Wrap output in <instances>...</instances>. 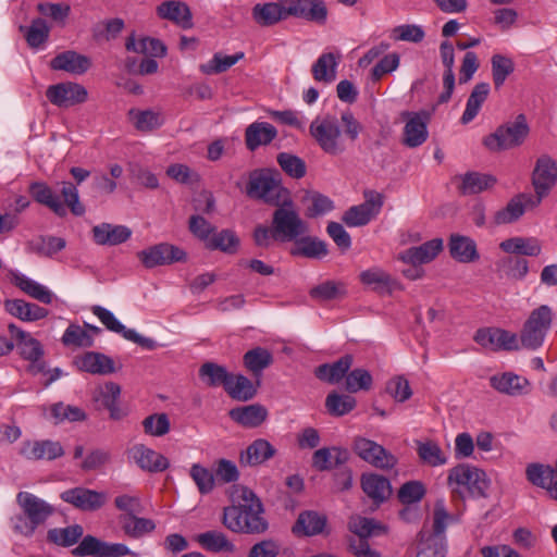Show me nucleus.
Instances as JSON below:
<instances>
[{"label": "nucleus", "mask_w": 557, "mask_h": 557, "mask_svg": "<svg viewBox=\"0 0 557 557\" xmlns=\"http://www.w3.org/2000/svg\"><path fill=\"white\" fill-rule=\"evenodd\" d=\"M272 214L271 226L259 224L252 233L253 243L268 248L272 242H292L307 233V223L300 218L290 196L281 200Z\"/></svg>", "instance_id": "obj_1"}, {"label": "nucleus", "mask_w": 557, "mask_h": 557, "mask_svg": "<svg viewBox=\"0 0 557 557\" xmlns=\"http://www.w3.org/2000/svg\"><path fill=\"white\" fill-rule=\"evenodd\" d=\"M238 505L227 506L223 510L222 523L232 532L260 535L268 531L269 522L260 498L248 487L239 488Z\"/></svg>", "instance_id": "obj_2"}, {"label": "nucleus", "mask_w": 557, "mask_h": 557, "mask_svg": "<svg viewBox=\"0 0 557 557\" xmlns=\"http://www.w3.org/2000/svg\"><path fill=\"white\" fill-rule=\"evenodd\" d=\"M16 503L22 512L13 516L11 523L13 531L24 537L33 536L37 528L55 512L52 505L28 492L17 493Z\"/></svg>", "instance_id": "obj_3"}, {"label": "nucleus", "mask_w": 557, "mask_h": 557, "mask_svg": "<svg viewBox=\"0 0 557 557\" xmlns=\"http://www.w3.org/2000/svg\"><path fill=\"white\" fill-rule=\"evenodd\" d=\"M29 193L38 203L49 208L59 218L66 215V207L76 216H82L86 211L85 206L79 201L76 186L71 182L62 183L60 193L64 203L60 201L58 195L45 183L35 182L30 184Z\"/></svg>", "instance_id": "obj_4"}, {"label": "nucleus", "mask_w": 557, "mask_h": 557, "mask_svg": "<svg viewBox=\"0 0 557 557\" xmlns=\"http://www.w3.org/2000/svg\"><path fill=\"white\" fill-rule=\"evenodd\" d=\"M246 194L249 198L262 200L272 206L280 205L289 191L282 186L278 171L263 168L249 173Z\"/></svg>", "instance_id": "obj_5"}, {"label": "nucleus", "mask_w": 557, "mask_h": 557, "mask_svg": "<svg viewBox=\"0 0 557 557\" xmlns=\"http://www.w3.org/2000/svg\"><path fill=\"white\" fill-rule=\"evenodd\" d=\"M309 133L326 154L336 157L346 150L341 125L334 115L315 117L309 126Z\"/></svg>", "instance_id": "obj_6"}, {"label": "nucleus", "mask_w": 557, "mask_h": 557, "mask_svg": "<svg viewBox=\"0 0 557 557\" xmlns=\"http://www.w3.org/2000/svg\"><path fill=\"white\" fill-rule=\"evenodd\" d=\"M530 132L527 117L519 114L515 121L507 122L483 138V145L491 151L512 149L523 144Z\"/></svg>", "instance_id": "obj_7"}, {"label": "nucleus", "mask_w": 557, "mask_h": 557, "mask_svg": "<svg viewBox=\"0 0 557 557\" xmlns=\"http://www.w3.org/2000/svg\"><path fill=\"white\" fill-rule=\"evenodd\" d=\"M553 322V311L547 305H542L531 311L524 322L519 339L521 347L529 350L540 348L549 331Z\"/></svg>", "instance_id": "obj_8"}, {"label": "nucleus", "mask_w": 557, "mask_h": 557, "mask_svg": "<svg viewBox=\"0 0 557 557\" xmlns=\"http://www.w3.org/2000/svg\"><path fill=\"white\" fill-rule=\"evenodd\" d=\"M447 481L449 485L466 487L472 497H485L488 488L485 472L469 465H458L450 469Z\"/></svg>", "instance_id": "obj_9"}, {"label": "nucleus", "mask_w": 557, "mask_h": 557, "mask_svg": "<svg viewBox=\"0 0 557 557\" xmlns=\"http://www.w3.org/2000/svg\"><path fill=\"white\" fill-rule=\"evenodd\" d=\"M364 202L350 207L345 211L342 220L350 226H363L375 218L384 203V196L373 189H366L363 191Z\"/></svg>", "instance_id": "obj_10"}, {"label": "nucleus", "mask_w": 557, "mask_h": 557, "mask_svg": "<svg viewBox=\"0 0 557 557\" xmlns=\"http://www.w3.org/2000/svg\"><path fill=\"white\" fill-rule=\"evenodd\" d=\"M71 553L75 557H123L126 555L136 556V554L131 552L125 544L108 543L94 535L84 536Z\"/></svg>", "instance_id": "obj_11"}, {"label": "nucleus", "mask_w": 557, "mask_h": 557, "mask_svg": "<svg viewBox=\"0 0 557 557\" xmlns=\"http://www.w3.org/2000/svg\"><path fill=\"white\" fill-rule=\"evenodd\" d=\"M60 498L75 509L85 512H95L106 506L109 496L106 492L76 486L63 491L60 494Z\"/></svg>", "instance_id": "obj_12"}, {"label": "nucleus", "mask_w": 557, "mask_h": 557, "mask_svg": "<svg viewBox=\"0 0 557 557\" xmlns=\"http://www.w3.org/2000/svg\"><path fill=\"white\" fill-rule=\"evenodd\" d=\"M352 449L358 457L375 468L388 470L396 466L397 458L382 445L366 437H356Z\"/></svg>", "instance_id": "obj_13"}, {"label": "nucleus", "mask_w": 557, "mask_h": 557, "mask_svg": "<svg viewBox=\"0 0 557 557\" xmlns=\"http://www.w3.org/2000/svg\"><path fill=\"white\" fill-rule=\"evenodd\" d=\"M137 258L147 269L186 260V252L177 246L160 243L137 252Z\"/></svg>", "instance_id": "obj_14"}, {"label": "nucleus", "mask_w": 557, "mask_h": 557, "mask_svg": "<svg viewBox=\"0 0 557 557\" xmlns=\"http://www.w3.org/2000/svg\"><path fill=\"white\" fill-rule=\"evenodd\" d=\"M46 97L58 108H70L87 100L88 92L84 86L73 82H64L50 85L46 90Z\"/></svg>", "instance_id": "obj_15"}, {"label": "nucleus", "mask_w": 557, "mask_h": 557, "mask_svg": "<svg viewBox=\"0 0 557 557\" xmlns=\"http://www.w3.org/2000/svg\"><path fill=\"white\" fill-rule=\"evenodd\" d=\"M474 342L491 351L519 349L518 336L509 331L497 327L479 329Z\"/></svg>", "instance_id": "obj_16"}, {"label": "nucleus", "mask_w": 557, "mask_h": 557, "mask_svg": "<svg viewBox=\"0 0 557 557\" xmlns=\"http://www.w3.org/2000/svg\"><path fill=\"white\" fill-rule=\"evenodd\" d=\"M557 181V163L549 156H541L532 174V184L535 189V198L540 201L548 194Z\"/></svg>", "instance_id": "obj_17"}, {"label": "nucleus", "mask_w": 557, "mask_h": 557, "mask_svg": "<svg viewBox=\"0 0 557 557\" xmlns=\"http://www.w3.org/2000/svg\"><path fill=\"white\" fill-rule=\"evenodd\" d=\"M401 116L406 120L403 144L409 148L421 146L428 139L429 113L425 111L404 112Z\"/></svg>", "instance_id": "obj_18"}, {"label": "nucleus", "mask_w": 557, "mask_h": 557, "mask_svg": "<svg viewBox=\"0 0 557 557\" xmlns=\"http://www.w3.org/2000/svg\"><path fill=\"white\" fill-rule=\"evenodd\" d=\"M540 203V198H535L532 194H519L494 214V223L496 225L513 223L523 215L527 209L535 208Z\"/></svg>", "instance_id": "obj_19"}, {"label": "nucleus", "mask_w": 557, "mask_h": 557, "mask_svg": "<svg viewBox=\"0 0 557 557\" xmlns=\"http://www.w3.org/2000/svg\"><path fill=\"white\" fill-rule=\"evenodd\" d=\"M286 12L288 16L320 25H323L327 17V9L322 0H292L286 7Z\"/></svg>", "instance_id": "obj_20"}, {"label": "nucleus", "mask_w": 557, "mask_h": 557, "mask_svg": "<svg viewBox=\"0 0 557 557\" xmlns=\"http://www.w3.org/2000/svg\"><path fill=\"white\" fill-rule=\"evenodd\" d=\"M129 456L135 463L146 472H163L170 467V461L165 456L144 444L134 445L129 449Z\"/></svg>", "instance_id": "obj_21"}, {"label": "nucleus", "mask_w": 557, "mask_h": 557, "mask_svg": "<svg viewBox=\"0 0 557 557\" xmlns=\"http://www.w3.org/2000/svg\"><path fill=\"white\" fill-rule=\"evenodd\" d=\"M74 363L78 370L98 375H108L121 369V366H115V362L111 357L97 351H87L83 354L75 358Z\"/></svg>", "instance_id": "obj_22"}, {"label": "nucleus", "mask_w": 557, "mask_h": 557, "mask_svg": "<svg viewBox=\"0 0 557 557\" xmlns=\"http://www.w3.org/2000/svg\"><path fill=\"white\" fill-rule=\"evenodd\" d=\"M490 385L500 394L508 396L527 395L531 389L530 381L513 372L497 373L490 377Z\"/></svg>", "instance_id": "obj_23"}, {"label": "nucleus", "mask_w": 557, "mask_h": 557, "mask_svg": "<svg viewBox=\"0 0 557 557\" xmlns=\"http://www.w3.org/2000/svg\"><path fill=\"white\" fill-rule=\"evenodd\" d=\"M50 67L73 75H83L91 67V60L74 50H66L51 59Z\"/></svg>", "instance_id": "obj_24"}, {"label": "nucleus", "mask_w": 557, "mask_h": 557, "mask_svg": "<svg viewBox=\"0 0 557 557\" xmlns=\"http://www.w3.org/2000/svg\"><path fill=\"white\" fill-rule=\"evenodd\" d=\"M443 250V239L434 238L420 246L410 247L399 255V260L410 265L429 263Z\"/></svg>", "instance_id": "obj_25"}, {"label": "nucleus", "mask_w": 557, "mask_h": 557, "mask_svg": "<svg viewBox=\"0 0 557 557\" xmlns=\"http://www.w3.org/2000/svg\"><path fill=\"white\" fill-rule=\"evenodd\" d=\"M21 455L28 460H54L64 455V449L59 442L50 440L28 441L23 444Z\"/></svg>", "instance_id": "obj_26"}, {"label": "nucleus", "mask_w": 557, "mask_h": 557, "mask_svg": "<svg viewBox=\"0 0 557 557\" xmlns=\"http://www.w3.org/2000/svg\"><path fill=\"white\" fill-rule=\"evenodd\" d=\"M440 55L445 67L443 74V87L444 90L438 97V103H446L451 98V95L455 89V51L453 44L448 40H444L440 45Z\"/></svg>", "instance_id": "obj_27"}, {"label": "nucleus", "mask_w": 557, "mask_h": 557, "mask_svg": "<svg viewBox=\"0 0 557 557\" xmlns=\"http://www.w3.org/2000/svg\"><path fill=\"white\" fill-rule=\"evenodd\" d=\"M360 484L363 493L376 506L386 502L392 495V485L388 479L376 473L361 475Z\"/></svg>", "instance_id": "obj_28"}, {"label": "nucleus", "mask_w": 557, "mask_h": 557, "mask_svg": "<svg viewBox=\"0 0 557 557\" xmlns=\"http://www.w3.org/2000/svg\"><path fill=\"white\" fill-rule=\"evenodd\" d=\"M92 239L100 246H116L128 240L132 231L125 225H112L110 223H101L91 230Z\"/></svg>", "instance_id": "obj_29"}, {"label": "nucleus", "mask_w": 557, "mask_h": 557, "mask_svg": "<svg viewBox=\"0 0 557 557\" xmlns=\"http://www.w3.org/2000/svg\"><path fill=\"white\" fill-rule=\"evenodd\" d=\"M277 136L276 128L268 122H253L245 129V144L249 151L270 145Z\"/></svg>", "instance_id": "obj_30"}, {"label": "nucleus", "mask_w": 557, "mask_h": 557, "mask_svg": "<svg viewBox=\"0 0 557 557\" xmlns=\"http://www.w3.org/2000/svg\"><path fill=\"white\" fill-rule=\"evenodd\" d=\"M157 14L169 20L184 29L193 27V16L188 5L182 1L169 0L157 7Z\"/></svg>", "instance_id": "obj_31"}, {"label": "nucleus", "mask_w": 557, "mask_h": 557, "mask_svg": "<svg viewBox=\"0 0 557 557\" xmlns=\"http://www.w3.org/2000/svg\"><path fill=\"white\" fill-rule=\"evenodd\" d=\"M354 363V357L349 354L344 355L337 361L323 363L314 369V375L321 382L327 384H337L346 379L347 372Z\"/></svg>", "instance_id": "obj_32"}, {"label": "nucleus", "mask_w": 557, "mask_h": 557, "mask_svg": "<svg viewBox=\"0 0 557 557\" xmlns=\"http://www.w3.org/2000/svg\"><path fill=\"white\" fill-rule=\"evenodd\" d=\"M276 454L273 445L264 440H255L245 450L239 455V463L243 467H256L264 463Z\"/></svg>", "instance_id": "obj_33"}, {"label": "nucleus", "mask_w": 557, "mask_h": 557, "mask_svg": "<svg viewBox=\"0 0 557 557\" xmlns=\"http://www.w3.org/2000/svg\"><path fill=\"white\" fill-rule=\"evenodd\" d=\"M448 249L453 259L462 263H471L479 260L475 242L465 235L451 234L448 240Z\"/></svg>", "instance_id": "obj_34"}, {"label": "nucleus", "mask_w": 557, "mask_h": 557, "mask_svg": "<svg viewBox=\"0 0 557 557\" xmlns=\"http://www.w3.org/2000/svg\"><path fill=\"white\" fill-rule=\"evenodd\" d=\"M349 460V451L346 448L333 446L317 449L312 456V466L319 471H329L342 466Z\"/></svg>", "instance_id": "obj_35"}, {"label": "nucleus", "mask_w": 557, "mask_h": 557, "mask_svg": "<svg viewBox=\"0 0 557 557\" xmlns=\"http://www.w3.org/2000/svg\"><path fill=\"white\" fill-rule=\"evenodd\" d=\"M274 361L272 352L264 347H255L246 351L243 356V364L245 369L255 377L258 379V384H261L263 371L268 369Z\"/></svg>", "instance_id": "obj_36"}, {"label": "nucleus", "mask_w": 557, "mask_h": 557, "mask_svg": "<svg viewBox=\"0 0 557 557\" xmlns=\"http://www.w3.org/2000/svg\"><path fill=\"white\" fill-rule=\"evenodd\" d=\"M8 329L11 336L16 339V345L23 359L36 361L37 359L42 358L44 348L39 341L32 337L28 333L24 332L13 323L9 324Z\"/></svg>", "instance_id": "obj_37"}, {"label": "nucleus", "mask_w": 557, "mask_h": 557, "mask_svg": "<svg viewBox=\"0 0 557 557\" xmlns=\"http://www.w3.org/2000/svg\"><path fill=\"white\" fill-rule=\"evenodd\" d=\"M230 418L237 424L244 428H258L261 425L267 417L268 410L259 404H252L243 407H236L230 410Z\"/></svg>", "instance_id": "obj_38"}, {"label": "nucleus", "mask_w": 557, "mask_h": 557, "mask_svg": "<svg viewBox=\"0 0 557 557\" xmlns=\"http://www.w3.org/2000/svg\"><path fill=\"white\" fill-rule=\"evenodd\" d=\"M253 21L261 27H269L288 17L286 7L278 2L257 3L251 11Z\"/></svg>", "instance_id": "obj_39"}, {"label": "nucleus", "mask_w": 557, "mask_h": 557, "mask_svg": "<svg viewBox=\"0 0 557 557\" xmlns=\"http://www.w3.org/2000/svg\"><path fill=\"white\" fill-rule=\"evenodd\" d=\"M327 519L324 515L313 510L299 513L292 531L297 536H312L323 532Z\"/></svg>", "instance_id": "obj_40"}, {"label": "nucleus", "mask_w": 557, "mask_h": 557, "mask_svg": "<svg viewBox=\"0 0 557 557\" xmlns=\"http://www.w3.org/2000/svg\"><path fill=\"white\" fill-rule=\"evenodd\" d=\"M455 180L460 181L458 190L462 195L480 194L493 187L496 183V178L493 175L475 171H470L462 175H458L455 177Z\"/></svg>", "instance_id": "obj_41"}, {"label": "nucleus", "mask_w": 557, "mask_h": 557, "mask_svg": "<svg viewBox=\"0 0 557 557\" xmlns=\"http://www.w3.org/2000/svg\"><path fill=\"white\" fill-rule=\"evenodd\" d=\"M499 248L509 255L537 257L542 251L541 243L535 237H511L503 240Z\"/></svg>", "instance_id": "obj_42"}, {"label": "nucleus", "mask_w": 557, "mask_h": 557, "mask_svg": "<svg viewBox=\"0 0 557 557\" xmlns=\"http://www.w3.org/2000/svg\"><path fill=\"white\" fill-rule=\"evenodd\" d=\"M258 379L253 383L250 379L243 374H233L230 380L228 385L226 386L227 395L238 401H248L251 400L258 392Z\"/></svg>", "instance_id": "obj_43"}, {"label": "nucleus", "mask_w": 557, "mask_h": 557, "mask_svg": "<svg viewBox=\"0 0 557 557\" xmlns=\"http://www.w3.org/2000/svg\"><path fill=\"white\" fill-rule=\"evenodd\" d=\"M5 310L13 317L23 321H37L48 314V310L36 304L27 302L23 299L5 300Z\"/></svg>", "instance_id": "obj_44"}, {"label": "nucleus", "mask_w": 557, "mask_h": 557, "mask_svg": "<svg viewBox=\"0 0 557 557\" xmlns=\"http://www.w3.org/2000/svg\"><path fill=\"white\" fill-rule=\"evenodd\" d=\"M198 375L208 387L223 386L224 391L232 379V373L224 366L211 361L200 366Z\"/></svg>", "instance_id": "obj_45"}, {"label": "nucleus", "mask_w": 557, "mask_h": 557, "mask_svg": "<svg viewBox=\"0 0 557 557\" xmlns=\"http://www.w3.org/2000/svg\"><path fill=\"white\" fill-rule=\"evenodd\" d=\"M490 95V84L479 83L470 92L467 100L466 109L460 119L461 124L466 125L474 120L481 110L482 104L485 102Z\"/></svg>", "instance_id": "obj_46"}, {"label": "nucleus", "mask_w": 557, "mask_h": 557, "mask_svg": "<svg viewBox=\"0 0 557 557\" xmlns=\"http://www.w3.org/2000/svg\"><path fill=\"white\" fill-rule=\"evenodd\" d=\"M197 543L206 550L212 553H233L235 545L221 531H207L196 536Z\"/></svg>", "instance_id": "obj_47"}, {"label": "nucleus", "mask_w": 557, "mask_h": 557, "mask_svg": "<svg viewBox=\"0 0 557 557\" xmlns=\"http://www.w3.org/2000/svg\"><path fill=\"white\" fill-rule=\"evenodd\" d=\"M84 529L81 524H72L66 528H53L47 532V541L50 544L70 547L83 536Z\"/></svg>", "instance_id": "obj_48"}, {"label": "nucleus", "mask_w": 557, "mask_h": 557, "mask_svg": "<svg viewBox=\"0 0 557 557\" xmlns=\"http://www.w3.org/2000/svg\"><path fill=\"white\" fill-rule=\"evenodd\" d=\"M327 245L317 237H301L295 244L290 253L311 259H321L327 255Z\"/></svg>", "instance_id": "obj_49"}, {"label": "nucleus", "mask_w": 557, "mask_h": 557, "mask_svg": "<svg viewBox=\"0 0 557 557\" xmlns=\"http://www.w3.org/2000/svg\"><path fill=\"white\" fill-rule=\"evenodd\" d=\"M339 57L332 52L322 53L312 65V76L318 82L332 83L336 78Z\"/></svg>", "instance_id": "obj_50"}, {"label": "nucleus", "mask_w": 557, "mask_h": 557, "mask_svg": "<svg viewBox=\"0 0 557 557\" xmlns=\"http://www.w3.org/2000/svg\"><path fill=\"white\" fill-rule=\"evenodd\" d=\"M240 240L234 231L225 228L214 232L206 244L210 250H220L224 253L234 255L237 252Z\"/></svg>", "instance_id": "obj_51"}, {"label": "nucleus", "mask_w": 557, "mask_h": 557, "mask_svg": "<svg viewBox=\"0 0 557 557\" xmlns=\"http://www.w3.org/2000/svg\"><path fill=\"white\" fill-rule=\"evenodd\" d=\"M119 522L124 533L133 539H139L146 533L153 531L156 528L151 519L139 518L135 515H121Z\"/></svg>", "instance_id": "obj_52"}, {"label": "nucleus", "mask_w": 557, "mask_h": 557, "mask_svg": "<svg viewBox=\"0 0 557 557\" xmlns=\"http://www.w3.org/2000/svg\"><path fill=\"white\" fill-rule=\"evenodd\" d=\"M357 406L356 398L346 395L331 392L325 398V408L332 417H343L352 411Z\"/></svg>", "instance_id": "obj_53"}, {"label": "nucleus", "mask_w": 557, "mask_h": 557, "mask_svg": "<svg viewBox=\"0 0 557 557\" xmlns=\"http://www.w3.org/2000/svg\"><path fill=\"white\" fill-rule=\"evenodd\" d=\"M15 286L26 293L28 296L46 305L51 304L52 293L47 289L44 285L28 278L23 274H16L13 277Z\"/></svg>", "instance_id": "obj_54"}, {"label": "nucleus", "mask_w": 557, "mask_h": 557, "mask_svg": "<svg viewBox=\"0 0 557 557\" xmlns=\"http://www.w3.org/2000/svg\"><path fill=\"white\" fill-rule=\"evenodd\" d=\"M527 479L536 486L546 488L555 481L556 468L549 465L530 463L525 470Z\"/></svg>", "instance_id": "obj_55"}, {"label": "nucleus", "mask_w": 557, "mask_h": 557, "mask_svg": "<svg viewBox=\"0 0 557 557\" xmlns=\"http://www.w3.org/2000/svg\"><path fill=\"white\" fill-rule=\"evenodd\" d=\"M420 549L417 557H445L446 556V537L445 536H428L425 531L419 533Z\"/></svg>", "instance_id": "obj_56"}, {"label": "nucleus", "mask_w": 557, "mask_h": 557, "mask_svg": "<svg viewBox=\"0 0 557 557\" xmlns=\"http://www.w3.org/2000/svg\"><path fill=\"white\" fill-rule=\"evenodd\" d=\"M496 265L498 271L513 280H522L529 272V262L518 256L505 257L498 260Z\"/></svg>", "instance_id": "obj_57"}, {"label": "nucleus", "mask_w": 557, "mask_h": 557, "mask_svg": "<svg viewBox=\"0 0 557 557\" xmlns=\"http://www.w3.org/2000/svg\"><path fill=\"white\" fill-rule=\"evenodd\" d=\"M20 30L24 33L25 39L32 48H38L44 45L50 34L47 22L40 17L33 20L29 27L20 26Z\"/></svg>", "instance_id": "obj_58"}, {"label": "nucleus", "mask_w": 557, "mask_h": 557, "mask_svg": "<svg viewBox=\"0 0 557 557\" xmlns=\"http://www.w3.org/2000/svg\"><path fill=\"white\" fill-rule=\"evenodd\" d=\"M244 57V52H237L234 55L215 53L208 63L200 65V71L206 75L220 74L231 69Z\"/></svg>", "instance_id": "obj_59"}, {"label": "nucleus", "mask_w": 557, "mask_h": 557, "mask_svg": "<svg viewBox=\"0 0 557 557\" xmlns=\"http://www.w3.org/2000/svg\"><path fill=\"white\" fill-rule=\"evenodd\" d=\"M32 251L39 256L52 257L66 246L64 238L57 236H39L29 244Z\"/></svg>", "instance_id": "obj_60"}, {"label": "nucleus", "mask_w": 557, "mask_h": 557, "mask_svg": "<svg viewBox=\"0 0 557 557\" xmlns=\"http://www.w3.org/2000/svg\"><path fill=\"white\" fill-rule=\"evenodd\" d=\"M359 278L362 284L371 286L374 290L388 289L391 292V287L394 284L392 276L380 268L362 271L359 274Z\"/></svg>", "instance_id": "obj_61"}, {"label": "nucleus", "mask_w": 557, "mask_h": 557, "mask_svg": "<svg viewBox=\"0 0 557 557\" xmlns=\"http://www.w3.org/2000/svg\"><path fill=\"white\" fill-rule=\"evenodd\" d=\"M491 64L493 82L495 88L498 89L504 85L507 77L513 73L515 63L510 58L497 53L492 57Z\"/></svg>", "instance_id": "obj_62"}, {"label": "nucleus", "mask_w": 557, "mask_h": 557, "mask_svg": "<svg viewBox=\"0 0 557 557\" xmlns=\"http://www.w3.org/2000/svg\"><path fill=\"white\" fill-rule=\"evenodd\" d=\"M373 379L371 373L362 368L348 371L345 379V389L352 394L359 391H369L372 387Z\"/></svg>", "instance_id": "obj_63"}, {"label": "nucleus", "mask_w": 557, "mask_h": 557, "mask_svg": "<svg viewBox=\"0 0 557 557\" xmlns=\"http://www.w3.org/2000/svg\"><path fill=\"white\" fill-rule=\"evenodd\" d=\"M276 161L281 169L293 178H302L307 173L305 161L295 154L280 152L276 157Z\"/></svg>", "instance_id": "obj_64"}]
</instances>
